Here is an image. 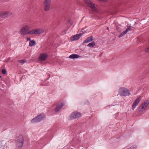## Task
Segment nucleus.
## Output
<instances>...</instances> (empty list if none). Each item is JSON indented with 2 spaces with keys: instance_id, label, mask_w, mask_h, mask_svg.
Wrapping results in <instances>:
<instances>
[{
  "instance_id": "1",
  "label": "nucleus",
  "mask_w": 149,
  "mask_h": 149,
  "mask_svg": "<svg viewBox=\"0 0 149 149\" xmlns=\"http://www.w3.org/2000/svg\"><path fill=\"white\" fill-rule=\"evenodd\" d=\"M16 146L17 148H20L22 147L24 143V138L22 135L17 136L15 139Z\"/></svg>"
},
{
  "instance_id": "2",
  "label": "nucleus",
  "mask_w": 149,
  "mask_h": 149,
  "mask_svg": "<svg viewBox=\"0 0 149 149\" xmlns=\"http://www.w3.org/2000/svg\"><path fill=\"white\" fill-rule=\"evenodd\" d=\"M119 94L121 96H126L129 95L130 91L125 88H120L118 91Z\"/></svg>"
},
{
  "instance_id": "3",
  "label": "nucleus",
  "mask_w": 149,
  "mask_h": 149,
  "mask_svg": "<svg viewBox=\"0 0 149 149\" xmlns=\"http://www.w3.org/2000/svg\"><path fill=\"white\" fill-rule=\"evenodd\" d=\"M84 2L89 7H90L93 12L96 11L97 9L95 7V5L90 0H84Z\"/></svg>"
},
{
  "instance_id": "4",
  "label": "nucleus",
  "mask_w": 149,
  "mask_h": 149,
  "mask_svg": "<svg viewBox=\"0 0 149 149\" xmlns=\"http://www.w3.org/2000/svg\"><path fill=\"white\" fill-rule=\"evenodd\" d=\"M51 6V0H45L43 3L44 10L47 11L49 10Z\"/></svg>"
},
{
  "instance_id": "5",
  "label": "nucleus",
  "mask_w": 149,
  "mask_h": 149,
  "mask_svg": "<svg viewBox=\"0 0 149 149\" xmlns=\"http://www.w3.org/2000/svg\"><path fill=\"white\" fill-rule=\"evenodd\" d=\"M44 30L41 29H36L29 31V34H37L43 32Z\"/></svg>"
},
{
  "instance_id": "6",
  "label": "nucleus",
  "mask_w": 149,
  "mask_h": 149,
  "mask_svg": "<svg viewBox=\"0 0 149 149\" xmlns=\"http://www.w3.org/2000/svg\"><path fill=\"white\" fill-rule=\"evenodd\" d=\"M45 116L44 114L42 113L37 116L35 118L33 119L31 121L32 123L37 122L42 120L45 118Z\"/></svg>"
},
{
  "instance_id": "7",
  "label": "nucleus",
  "mask_w": 149,
  "mask_h": 149,
  "mask_svg": "<svg viewBox=\"0 0 149 149\" xmlns=\"http://www.w3.org/2000/svg\"><path fill=\"white\" fill-rule=\"evenodd\" d=\"M149 104V100H146L139 107L140 111H143L146 109L147 106Z\"/></svg>"
},
{
  "instance_id": "8",
  "label": "nucleus",
  "mask_w": 149,
  "mask_h": 149,
  "mask_svg": "<svg viewBox=\"0 0 149 149\" xmlns=\"http://www.w3.org/2000/svg\"><path fill=\"white\" fill-rule=\"evenodd\" d=\"M81 114L80 113L77 112H74L72 113L70 116V119L74 118H77L80 117Z\"/></svg>"
},
{
  "instance_id": "9",
  "label": "nucleus",
  "mask_w": 149,
  "mask_h": 149,
  "mask_svg": "<svg viewBox=\"0 0 149 149\" xmlns=\"http://www.w3.org/2000/svg\"><path fill=\"white\" fill-rule=\"evenodd\" d=\"M28 29V28L27 26H25L22 27L20 29V32L21 35H23L29 34V31L27 32V30Z\"/></svg>"
},
{
  "instance_id": "10",
  "label": "nucleus",
  "mask_w": 149,
  "mask_h": 149,
  "mask_svg": "<svg viewBox=\"0 0 149 149\" xmlns=\"http://www.w3.org/2000/svg\"><path fill=\"white\" fill-rule=\"evenodd\" d=\"M141 100V97L139 96L137 97L136 100L134 101L132 104V109L133 110H134L136 108V106L138 105L139 103Z\"/></svg>"
},
{
  "instance_id": "11",
  "label": "nucleus",
  "mask_w": 149,
  "mask_h": 149,
  "mask_svg": "<svg viewBox=\"0 0 149 149\" xmlns=\"http://www.w3.org/2000/svg\"><path fill=\"white\" fill-rule=\"evenodd\" d=\"M82 35V33H79L73 35L70 37V40L72 41L75 40H78Z\"/></svg>"
},
{
  "instance_id": "12",
  "label": "nucleus",
  "mask_w": 149,
  "mask_h": 149,
  "mask_svg": "<svg viewBox=\"0 0 149 149\" xmlns=\"http://www.w3.org/2000/svg\"><path fill=\"white\" fill-rule=\"evenodd\" d=\"M48 57V55L46 53L41 54L39 57L38 59L40 61H44Z\"/></svg>"
},
{
  "instance_id": "13",
  "label": "nucleus",
  "mask_w": 149,
  "mask_h": 149,
  "mask_svg": "<svg viewBox=\"0 0 149 149\" xmlns=\"http://www.w3.org/2000/svg\"><path fill=\"white\" fill-rule=\"evenodd\" d=\"M127 27L126 30L120 34L119 37H121L123 36L124 35L126 34L128 31L131 30L132 27L131 26H127Z\"/></svg>"
},
{
  "instance_id": "14",
  "label": "nucleus",
  "mask_w": 149,
  "mask_h": 149,
  "mask_svg": "<svg viewBox=\"0 0 149 149\" xmlns=\"http://www.w3.org/2000/svg\"><path fill=\"white\" fill-rule=\"evenodd\" d=\"M64 105V104L63 103H61L59 104H58L56 106L55 109V111L56 112L58 111Z\"/></svg>"
},
{
  "instance_id": "15",
  "label": "nucleus",
  "mask_w": 149,
  "mask_h": 149,
  "mask_svg": "<svg viewBox=\"0 0 149 149\" xmlns=\"http://www.w3.org/2000/svg\"><path fill=\"white\" fill-rule=\"evenodd\" d=\"M9 12L8 11H6L4 12H0V17L4 18L6 17L8 14Z\"/></svg>"
},
{
  "instance_id": "16",
  "label": "nucleus",
  "mask_w": 149,
  "mask_h": 149,
  "mask_svg": "<svg viewBox=\"0 0 149 149\" xmlns=\"http://www.w3.org/2000/svg\"><path fill=\"white\" fill-rule=\"evenodd\" d=\"M81 57V56H79L77 54H72L70 56L69 58L71 59H74L78 58Z\"/></svg>"
},
{
  "instance_id": "17",
  "label": "nucleus",
  "mask_w": 149,
  "mask_h": 149,
  "mask_svg": "<svg viewBox=\"0 0 149 149\" xmlns=\"http://www.w3.org/2000/svg\"><path fill=\"white\" fill-rule=\"evenodd\" d=\"M93 36H91L86 38L84 41L83 43L89 42L93 40Z\"/></svg>"
},
{
  "instance_id": "18",
  "label": "nucleus",
  "mask_w": 149,
  "mask_h": 149,
  "mask_svg": "<svg viewBox=\"0 0 149 149\" xmlns=\"http://www.w3.org/2000/svg\"><path fill=\"white\" fill-rule=\"evenodd\" d=\"M36 43V42L34 40H31L29 43V45L30 46H32L35 45Z\"/></svg>"
},
{
  "instance_id": "19",
  "label": "nucleus",
  "mask_w": 149,
  "mask_h": 149,
  "mask_svg": "<svg viewBox=\"0 0 149 149\" xmlns=\"http://www.w3.org/2000/svg\"><path fill=\"white\" fill-rule=\"evenodd\" d=\"M95 42L94 41H93L92 42L89 43L88 44V46H92V47H94L95 46Z\"/></svg>"
},
{
  "instance_id": "20",
  "label": "nucleus",
  "mask_w": 149,
  "mask_h": 149,
  "mask_svg": "<svg viewBox=\"0 0 149 149\" xmlns=\"http://www.w3.org/2000/svg\"><path fill=\"white\" fill-rule=\"evenodd\" d=\"M5 147L4 145H2V142H0V149H4Z\"/></svg>"
},
{
  "instance_id": "21",
  "label": "nucleus",
  "mask_w": 149,
  "mask_h": 149,
  "mask_svg": "<svg viewBox=\"0 0 149 149\" xmlns=\"http://www.w3.org/2000/svg\"><path fill=\"white\" fill-rule=\"evenodd\" d=\"M26 60L24 59L20 60L19 61V62L21 63L22 64H23L25 62Z\"/></svg>"
},
{
  "instance_id": "22",
  "label": "nucleus",
  "mask_w": 149,
  "mask_h": 149,
  "mask_svg": "<svg viewBox=\"0 0 149 149\" xmlns=\"http://www.w3.org/2000/svg\"><path fill=\"white\" fill-rule=\"evenodd\" d=\"M137 148V146L135 145H134L130 148H128L129 149H136Z\"/></svg>"
},
{
  "instance_id": "23",
  "label": "nucleus",
  "mask_w": 149,
  "mask_h": 149,
  "mask_svg": "<svg viewBox=\"0 0 149 149\" xmlns=\"http://www.w3.org/2000/svg\"><path fill=\"white\" fill-rule=\"evenodd\" d=\"M80 31L82 32V33H82L83 34L84 33V32H85L86 31L85 30H84V29H81V31Z\"/></svg>"
},
{
  "instance_id": "24",
  "label": "nucleus",
  "mask_w": 149,
  "mask_h": 149,
  "mask_svg": "<svg viewBox=\"0 0 149 149\" xmlns=\"http://www.w3.org/2000/svg\"><path fill=\"white\" fill-rule=\"evenodd\" d=\"M6 70L4 69H3L2 70V72L3 74H5L6 73Z\"/></svg>"
},
{
  "instance_id": "25",
  "label": "nucleus",
  "mask_w": 149,
  "mask_h": 149,
  "mask_svg": "<svg viewBox=\"0 0 149 149\" xmlns=\"http://www.w3.org/2000/svg\"><path fill=\"white\" fill-rule=\"evenodd\" d=\"M145 51L147 52H149V47H147L145 49Z\"/></svg>"
},
{
  "instance_id": "26",
  "label": "nucleus",
  "mask_w": 149,
  "mask_h": 149,
  "mask_svg": "<svg viewBox=\"0 0 149 149\" xmlns=\"http://www.w3.org/2000/svg\"><path fill=\"white\" fill-rule=\"evenodd\" d=\"M70 24V26L72 25V21L71 19H70L68 22Z\"/></svg>"
},
{
  "instance_id": "27",
  "label": "nucleus",
  "mask_w": 149,
  "mask_h": 149,
  "mask_svg": "<svg viewBox=\"0 0 149 149\" xmlns=\"http://www.w3.org/2000/svg\"><path fill=\"white\" fill-rule=\"evenodd\" d=\"M27 40H29L30 42L31 41V39L30 38H27Z\"/></svg>"
},
{
  "instance_id": "28",
  "label": "nucleus",
  "mask_w": 149,
  "mask_h": 149,
  "mask_svg": "<svg viewBox=\"0 0 149 149\" xmlns=\"http://www.w3.org/2000/svg\"><path fill=\"white\" fill-rule=\"evenodd\" d=\"M107 29L109 30V27H107Z\"/></svg>"
},
{
  "instance_id": "29",
  "label": "nucleus",
  "mask_w": 149,
  "mask_h": 149,
  "mask_svg": "<svg viewBox=\"0 0 149 149\" xmlns=\"http://www.w3.org/2000/svg\"><path fill=\"white\" fill-rule=\"evenodd\" d=\"M1 76H0V78H1Z\"/></svg>"
}]
</instances>
